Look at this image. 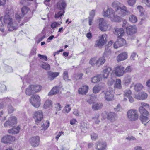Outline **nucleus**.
Segmentation results:
<instances>
[{
    "mask_svg": "<svg viewBox=\"0 0 150 150\" xmlns=\"http://www.w3.org/2000/svg\"><path fill=\"white\" fill-rule=\"evenodd\" d=\"M6 24L9 31H11L18 28V23L14 19H12L9 15H6L0 18V31L3 33L4 27L2 22Z\"/></svg>",
    "mask_w": 150,
    "mask_h": 150,
    "instance_id": "nucleus-1",
    "label": "nucleus"
},
{
    "mask_svg": "<svg viewBox=\"0 0 150 150\" xmlns=\"http://www.w3.org/2000/svg\"><path fill=\"white\" fill-rule=\"evenodd\" d=\"M120 4L118 1H115L112 4V6L115 8L116 12L122 16H125L130 14L127 7L125 6L120 7Z\"/></svg>",
    "mask_w": 150,
    "mask_h": 150,
    "instance_id": "nucleus-2",
    "label": "nucleus"
},
{
    "mask_svg": "<svg viewBox=\"0 0 150 150\" xmlns=\"http://www.w3.org/2000/svg\"><path fill=\"white\" fill-rule=\"evenodd\" d=\"M103 16L108 17L112 22H118L120 20V17L115 15L114 11L110 8H108L107 9L104 11Z\"/></svg>",
    "mask_w": 150,
    "mask_h": 150,
    "instance_id": "nucleus-3",
    "label": "nucleus"
},
{
    "mask_svg": "<svg viewBox=\"0 0 150 150\" xmlns=\"http://www.w3.org/2000/svg\"><path fill=\"white\" fill-rule=\"evenodd\" d=\"M21 13L20 11H18L16 13L15 17L18 23H18L20 22L21 19L23 18L24 16L29 11L31 12L29 8L26 6H24L21 9Z\"/></svg>",
    "mask_w": 150,
    "mask_h": 150,
    "instance_id": "nucleus-4",
    "label": "nucleus"
},
{
    "mask_svg": "<svg viewBox=\"0 0 150 150\" xmlns=\"http://www.w3.org/2000/svg\"><path fill=\"white\" fill-rule=\"evenodd\" d=\"M127 115L129 120L131 121H135L138 118V114L137 110L134 109L129 110L127 112Z\"/></svg>",
    "mask_w": 150,
    "mask_h": 150,
    "instance_id": "nucleus-5",
    "label": "nucleus"
},
{
    "mask_svg": "<svg viewBox=\"0 0 150 150\" xmlns=\"http://www.w3.org/2000/svg\"><path fill=\"white\" fill-rule=\"evenodd\" d=\"M112 72L117 76H122L125 73L124 68L122 65H117L114 67Z\"/></svg>",
    "mask_w": 150,
    "mask_h": 150,
    "instance_id": "nucleus-6",
    "label": "nucleus"
},
{
    "mask_svg": "<svg viewBox=\"0 0 150 150\" xmlns=\"http://www.w3.org/2000/svg\"><path fill=\"white\" fill-rule=\"evenodd\" d=\"M40 98L38 95L32 96L30 98V101L32 105L34 107L38 108L40 105Z\"/></svg>",
    "mask_w": 150,
    "mask_h": 150,
    "instance_id": "nucleus-7",
    "label": "nucleus"
},
{
    "mask_svg": "<svg viewBox=\"0 0 150 150\" xmlns=\"http://www.w3.org/2000/svg\"><path fill=\"white\" fill-rule=\"evenodd\" d=\"M107 35L104 34L101 35L99 37V39L95 42V46L100 47L103 46L106 42Z\"/></svg>",
    "mask_w": 150,
    "mask_h": 150,
    "instance_id": "nucleus-8",
    "label": "nucleus"
},
{
    "mask_svg": "<svg viewBox=\"0 0 150 150\" xmlns=\"http://www.w3.org/2000/svg\"><path fill=\"white\" fill-rule=\"evenodd\" d=\"M33 117L35 119L36 124H38L43 118V113L41 110H39L34 112L33 115Z\"/></svg>",
    "mask_w": 150,
    "mask_h": 150,
    "instance_id": "nucleus-9",
    "label": "nucleus"
},
{
    "mask_svg": "<svg viewBox=\"0 0 150 150\" xmlns=\"http://www.w3.org/2000/svg\"><path fill=\"white\" fill-rule=\"evenodd\" d=\"M132 93L129 89H127L124 91V98L123 101H126L127 100V98L129 99V102L132 103L134 101V98L132 96Z\"/></svg>",
    "mask_w": 150,
    "mask_h": 150,
    "instance_id": "nucleus-10",
    "label": "nucleus"
},
{
    "mask_svg": "<svg viewBox=\"0 0 150 150\" xmlns=\"http://www.w3.org/2000/svg\"><path fill=\"white\" fill-rule=\"evenodd\" d=\"M98 28L102 31H106L107 30L108 25L103 18H100L98 19Z\"/></svg>",
    "mask_w": 150,
    "mask_h": 150,
    "instance_id": "nucleus-11",
    "label": "nucleus"
},
{
    "mask_svg": "<svg viewBox=\"0 0 150 150\" xmlns=\"http://www.w3.org/2000/svg\"><path fill=\"white\" fill-rule=\"evenodd\" d=\"M40 142V137L37 136L32 137L29 139V142L33 147L38 146Z\"/></svg>",
    "mask_w": 150,
    "mask_h": 150,
    "instance_id": "nucleus-12",
    "label": "nucleus"
},
{
    "mask_svg": "<svg viewBox=\"0 0 150 150\" xmlns=\"http://www.w3.org/2000/svg\"><path fill=\"white\" fill-rule=\"evenodd\" d=\"M17 120L16 117L15 116H11L4 124L5 127H12L16 124Z\"/></svg>",
    "mask_w": 150,
    "mask_h": 150,
    "instance_id": "nucleus-13",
    "label": "nucleus"
},
{
    "mask_svg": "<svg viewBox=\"0 0 150 150\" xmlns=\"http://www.w3.org/2000/svg\"><path fill=\"white\" fill-rule=\"evenodd\" d=\"M126 42V41L124 39L120 37H118L117 41L114 44V47L115 48L117 49L125 45Z\"/></svg>",
    "mask_w": 150,
    "mask_h": 150,
    "instance_id": "nucleus-14",
    "label": "nucleus"
},
{
    "mask_svg": "<svg viewBox=\"0 0 150 150\" xmlns=\"http://www.w3.org/2000/svg\"><path fill=\"white\" fill-rule=\"evenodd\" d=\"M15 140L14 137L10 135H5L2 139L1 141L5 144H11Z\"/></svg>",
    "mask_w": 150,
    "mask_h": 150,
    "instance_id": "nucleus-15",
    "label": "nucleus"
},
{
    "mask_svg": "<svg viewBox=\"0 0 150 150\" xmlns=\"http://www.w3.org/2000/svg\"><path fill=\"white\" fill-rule=\"evenodd\" d=\"M96 149L97 150H106L107 144L106 143L103 141H98L96 143Z\"/></svg>",
    "mask_w": 150,
    "mask_h": 150,
    "instance_id": "nucleus-16",
    "label": "nucleus"
},
{
    "mask_svg": "<svg viewBox=\"0 0 150 150\" xmlns=\"http://www.w3.org/2000/svg\"><path fill=\"white\" fill-rule=\"evenodd\" d=\"M112 90H108L106 92L103 91L105 95L104 98L107 101H111L114 98V96L112 94Z\"/></svg>",
    "mask_w": 150,
    "mask_h": 150,
    "instance_id": "nucleus-17",
    "label": "nucleus"
},
{
    "mask_svg": "<svg viewBox=\"0 0 150 150\" xmlns=\"http://www.w3.org/2000/svg\"><path fill=\"white\" fill-rule=\"evenodd\" d=\"M67 6V4L65 0H59L57 3L56 8L62 10H64Z\"/></svg>",
    "mask_w": 150,
    "mask_h": 150,
    "instance_id": "nucleus-18",
    "label": "nucleus"
},
{
    "mask_svg": "<svg viewBox=\"0 0 150 150\" xmlns=\"http://www.w3.org/2000/svg\"><path fill=\"white\" fill-rule=\"evenodd\" d=\"M137 31V28L134 25L129 26L127 28L126 33L129 35H132L135 33Z\"/></svg>",
    "mask_w": 150,
    "mask_h": 150,
    "instance_id": "nucleus-19",
    "label": "nucleus"
},
{
    "mask_svg": "<svg viewBox=\"0 0 150 150\" xmlns=\"http://www.w3.org/2000/svg\"><path fill=\"white\" fill-rule=\"evenodd\" d=\"M59 74V72H52L50 71L47 73V79L48 80L52 81L56 77L58 76Z\"/></svg>",
    "mask_w": 150,
    "mask_h": 150,
    "instance_id": "nucleus-20",
    "label": "nucleus"
},
{
    "mask_svg": "<svg viewBox=\"0 0 150 150\" xmlns=\"http://www.w3.org/2000/svg\"><path fill=\"white\" fill-rule=\"evenodd\" d=\"M111 70L112 69L110 67H107L104 69L103 71L102 74H101L102 79L107 78Z\"/></svg>",
    "mask_w": 150,
    "mask_h": 150,
    "instance_id": "nucleus-21",
    "label": "nucleus"
},
{
    "mask_svg": "<svg viewBox=\"0 0 150 150\" xmlns=\"http://www.w3.org/2000/svg\"><path fill=\"white\" fill-rule=\"evenodd\" d=\"M113 32L115 35L118 36V37H120L123 35L124 30L122 28H115Z\"/></svg>",
    "mask_w": 150,
    "mask_h": 150,
    "instance_id": "nucleus-22",
    "label": "nucleus"
},
{
    "mask_svg": "<svg viewBox=\"0 0 150 150\" xmlns=\"http://www.w3.org/2000/svg\"><path fill=\"white\" fill-rule=\"evenodd\" d=\"M107 119L111 122H114L117 119L116 114L113 112H110L107 114Z\"/></svg>",
    "mask_w": 150,
    "mask_h": 150,
    "instance_id": "nucleus-23",
    "label": "nucleus"
},
{
    "mask_svg": "<svg viewBox=\"0 0 150 150\" xmlns=\"http://www.w3.org/2000/svg\"><path fill=\"white\" fill-rule=\"evenodd\" d=\"M131 80V76L129 75H126L124 76L123 82L125 85L127 86L130 84Z\"/></svg>",
    "mask_w": 150,
    "mask_h": 150,
    "instance_id": "nucleus-24",
    "label": "nucleus"
},
{
    "mask_svg": "<svg viewBox=\"0 0 150 150\" xmlns=\"http://www.w3.org/2000/svg\"><path fill=\"white\" fill-rule=\"evenodd\" d=\"M127 58V55L126 52H123L118 55L117 57V60L118 62L123 61Z\"/></svg>",
    "mask_w": 150,
    "mask_h": 150,
    "instance_id": "nucleus-25",
    "label": "nucleus"
},
{
    "mask_svg": "<svg viewBox=\"0 0 150 150\" xmlns=\"http://www.w3.org/2000/svg\"><path fill=\"white\" fill-rule=\"evenodd\" d=\"M60 88L59 86H55L53 87L49 93V96L55 95L59 91Z\"/></svg>",
    "mask_w": 150,
    "mask_h": 150,
    "instance_id": "nucleus-26",
    "label": "nucleus"
},
{
    "mask_svg": "<svg viewBox=\"0 0 150 150\" xmlns=\"http://www.w3.org/2000/svg\"><path fill=\"white\" fill-rule=\"evenodd\" d=\"M30 87H32V90L35 93L40 92L42 89V86L38 84L31 85Z\"/></svg>",
    "mask_w": 150,
    "mask_h": 150,
    "instance_id": "nucleus-27",
    "label": "nucleus"
},
{
    "mask_svg": "<svg viewBox=\"0 0 150 150\" xmlns=\"http://www.w3.org/2000/svg\"><path fill=\"white\" fill-rule=\"evenodd\" d=\"M88 90V87L86 85H83L78 90L79 93L80 94H86Z\"/></svg>",
    "mask_w": 150,
    "mask_h": 150,
    "instance_id": "nucleus-28",
    "label": "nucleus"
},
{
    "mask_svg": "<svg viewBox=\"0 0 150 150\" xmlns=\"http://www.w3.org/2000/svg\"><path fill=\"white\" fill-rule=\"evenodd\" d=\"M133 86H134V90L137 91H141L144 88L142 84L140 83H137L134 85V83H132L130 86V88H132Z\"/></svg>",
    "mask_w": 150,
    "mask_h": 150,
    "instance_id": "nucleus-29",
    "label": "nucleus"
},
{
    "mask_svg": "<svg viewBox=\"0 0 150 150\" xmlns=\"http://www.w3.org/2000/svg\"><path fill=\"white\" fill-rule=\"evenodd\" d=\"M102 76L101 74H100L93 77L91 78V82L93 83H96L102 81Z\"/></svg>",
    "mask_w": 150,
    "mask_h": 150,
    "instance_id": "nucleus-30",
    "label": "nucleus"
},
{
    "mask_svg": "<svg viewBox=\"0 0 150 150\" xmlns=\"http://www.w3.org/2000/svg\"><path fill=\"white\" fill-rule=\"evenodd\" d=\"M102 107L103 104L101 103H94L92 105V108L94 110H99Z\"/></svg>",
    "mask_w": 150,
    "mask_h": 150,
    "instance_id": "nucleus-31",
    "label": "nucleus"
},
{
    "mask_svg": "<svg viewBox=\"0 0 150 150\" xmlns=\"http://www.w3.org/2000/svg\"><path fill=\"white\" fill-rule=\"evenodd\" d=\"M52 102L51 100L48 99L45 101L43 105V107L46 109L50 108L52 107Z\"/></svg>",
    "mask_w": 150,
    "mask_h": 150,
    "instance_id": "nucleus-32",
    "label": "nucleus"
},
{
    "mask_svg": "<svg viewBox=\"0 0 150 150\" xmlns=\"http://www.w3.org/2000/svg\"><path fill=\"white\" fill-rule=\"evenodd\" d=\"M121 83V81L120 79H117L114 85V88H116L118 89H121L122 87Z\"/></svg>",
    "mask_w": 150,
    "mask_h": 150,
    "instance_id": "nucleus-33",
    "label": "nucleus"
},
{
    "mask_svg": "<svg viewBox=\"0 0 150 150\" xmlns=\"http://www.w3.org/2000/svg\"><path fill=\"white\" fill-rule=\"evenodd\" d=\"M95 11L94 10H92L91 11L90 13L89 16V24L90 25H92V21L93 20L94 17L95 15Z\"/></svg>",
    "mask_w": 150,
    "mask_h": 150,
    "instance_id": "nucleus-34",
    "label": "nucleus"
},
{
    "mask_svg": "<svg viewBox=\"0 0 150 150\" xmlns=\"http://www.w3.org/2000/svg\"><path fill=\"white\" fill-rule=\"evenodd\" d=\"M105 61L104 57H100L98 59H97V66L99 67L100 65H103Z\"/></svg>",
    "mask_w": 150,
    "mask_h": 150,
    "instance_id": "nucleus-35",
    "label": "nucleus"
},
{
    "mask_svg": "<svg viewBox=\"0 0 150 150\" xmlns=\"http://www.w3.org/2000/svg\"><path fill=\"white\" fill-rule=\"evenodd\" d=\"M20 129L19 127H17L16 128H13L8 130L9 133L13 134H15L18 133Z\"/></svg>",
    "mask_w": 150,
    "mask_h": 150,
    "instance_id": "nucleus-36",
    "label": "nucleus"
},
{
    "mask_svg": "<svg viewBox=\"0 0 150 150\" xmlns=\"http://www.w3.org/2000/svg\"><path fill=\"white\" fill-rule=\"evenodd\" d=\"M141 115L140 116V119L144 125H146L147 123L149 122L148 118L145 115Z\"/></svg>",
    "mask_w": 150,
    "mask_h": 150,
    "instance_id": "nucleus-37",
    "label": "nucleus"
},
{
    "mask_svg": "<svg viewBox=\"0 0 150 150\" xmlns=\"http://www.w3.org/2000/svg\"><path fill=\"white\" fill-rule=\"evenodd\" d=\"M61 10V11L55 13V14L54 18L55 19H57L59 18H60L61 19V17L64 15L65 13V11L64 10Z\"/></svg>",
    "mask_w": 150,
    "mask_h": 150,
    "instance_id": "nucleus-38",
    "label": "nucleus"
},
{
    "mask_svg": "<svg viewBox=\"0 0 150 150\" xmlns=\"http://www.w3.org/2000/svg\"><path fill=\"white\" fill-rule=\"evenodd\" d=\"M146 109L144 108H143L142 107H140L139 108V111L142 115L147 116L148 114V112L146 110Z\"/></svg>",
    "mask_w": 150,
    "mask_h": 150,
    "instance_id": "nucleus-39",
    "label": "nucleus"
},
{
    "mask_svg": "<svg viewBox=\"0 0 150 150\" xmlns=\"http://www.w3.org/2000/svg\"><path fill=\"white\" fill-rule=\"evenodd\" d=\"M49 125V121L48 120L45 121L42 125L41 127L42 128L41 129V130H46L48 128Z\"/></svg>",
    "mask_w": 150,
    "mask_h": 150,
    "instance_id": "nucleus-40",
    "label": "nucleus"
},
{
    "mask_svg": "<svg viewBox=\"0 0 150 150\" xmlns=\"http://www.w3.org/2000/svg\"><path fill=\"white\" fill-rule=\"evenodd\" d=\"M34 92L32 90V87H30V85L26 89L25 93L28 95L30 96Z\"/></svg>",
    "mask_w": 150,
    "mask_h": 150,
    "instance_id": "nucleus-41",
    "label": "nucleus"
},
{
    "mask_svg": "<svg viewBox=\"0 0 150 150\" xmlns=\"http://www.w3.org/2000/svg\"><path fill=\"white\" fill-rule=\"evenodd\" d=\"M89 64L92 65L94 66L95 65L97 66V58H91L89 61Z\"/></svg>",
    "mask_w": 150,
    "mask_h": 150,
    "instance_id": "nucleus-42",
    "label": "nucleus"
},
{
    "mask_svg": "<svg viewBox=\"0 0 150 150\" xmlns=\"http://www.w3.org/2000/svg\"><path fill=\"white\" fill-rule=\"evenodd\" d=\"M40 66L46 70H49L50 69V65L45 62H43Z\"/></svg>",
    "mask_w": 150,
    "mask_h": 150,
    "instance_id": "nucleus-43",
    "label": "nucleus"
},
{
    "mask_svg": "<svg viewBox=\"0 0 150 150\" xmlns=\"http://www.w3.org/2000/svg\"><path fill=\"white\" fill-rule=\"evenodd\" d=\"M63 79L66 81H70V79H68V72L67 71H64L63 74Z\"/></svg>",
    "mask_w": 150,
    "mask_h": 150,
    "instance_id": "nucleus-44",
    "label": "nucleus"
},
{
    "mask_svg": "<svg viewBox=\"0 0 150 150\" xmlns=\"http://www.w3.org/2000/svg\"><path fill=\"white\" fill-rule=\"evenodd\" d=\"M99 115L97 114L92 118L93 121L96 124H98L100 122V120H99Z\"/></svg>",
    "mask_w": 150,
    "mask_h": 150,
    "instance_id": "nucleus-45",
    "label": "nucleus"
},
{
    "mask_svg": "<svg viewBox=\"0 0 150 150\" xmlns=\"http://www.w3.org/2000/svg\"><path fill=\"white\" fill-rule=\"evenodd\" d=\"M130 21L132 23H135L137 21V17L134 15H131L129 18Z\"/></svg>",
    "mask_w": 150,
    "mask_h": 150,
    "instance_id": "nucleus-46",
    "label": "nucleus"
},
{
    "mask_svg": "<svg viewBox=\"0 0 150 150\" xmlns=\"http://www.w3.org/2000/svg\"><path fill=\"white\" fill-rule=\"evenodd\" d=\"M83 75V74L82 73H78L75 74L74 76V78L76 80H77L81 79Z\"/></svg>",
    "mask_w": 150,
    "mask_h": 150,
    "instance_id": "nucleus-47",
    "label": "nucleus"
},
{
    "mask_svg": "<svg viewBox=\"0 0 150 150\" xmlns=\"http://www.w3.org/2000/svg\"><path fill=\"white\" fill-rule=\"evenodd\" d=\"M101 88L99 86H95L93 89V93H98L100 90Z\"/></svg>",
    "mask_w": 150,
    "mask_h": 150,
    "instance_id": "nucleus-48",
    "label": "nucleus"
},
{
    "mask_svg": "<svg viewBox=\"0 0 150 150\" xmlns=\"http://www.w3.org/2000/svg\"><path fill=\"white\" fill-rule=\"evenodd\" d=\"M71 108L70 107V105L69 104L67 105L64 110V112L68 113L71 110Z\"/></svg>",
    "mask_w": 150,
    "mask_h": 150,
    "instance_id": "nucleus-49",
    "label": "nucleus"
},
{
    "mask_svg": "<svg viewBox=\"0 0 150 150\" xmlns=\"http://www.w3.org/2000/svg\"><path fill=\"white\" fill-rule=\"evenodd\" d=\"M94 99L93 97L89 96L87 99V101L90 104L92 103L94 101Z\"/></svg>",
    "mask_w": 150,
    "mask_h": 150,
    "instance_id": "nucleus-50",
    "label": "nucleus"
},
{
    "mask_svg": "<svg viewBox=\"0 0 150 150\" xmlns=\"http://www.w3.org/2000/svg\"><path fill=\"white\" fill-rule=\"evenodd\" d=\"M142 2L147 7H150V0H142Z\"/></svg>",
    "mask_w": 150,
    "mask_h": 150,
    "instance_id": "nucleus-51",
    "label": "nucleus"
},
{
    "mask_svg": "<svg viewBox=\"0 0 150 150\" xmlns=\"http://www.w3.org/2000/svg\"><path fill=\"white\" fill-rule=\"evenodd\" d=\"M91 137L92 140H96L98 138V135L96 133L93 132L91 134Z\"/></svg>",
    "mask_w": 150,
    "mask_h": 150,
    "instance_id": "nucleus-52",
    "label": "nucleus"
},
{
    "mask_svg": "<svg viewBox=\"0 0 150 150\" xmlns=\"http://www.w3.org/2000/svg\"><path fill=\"white\" fill-rule=\"evenodd\" d=\"M137 9L140 13L141 15L142 16L144 15V10L143 7L141 6H138L137 7Z\"/></svg>",
    "mask_w": 150,
    "mask_h": 150,
    "instance_id": "nucleus-53",
    "label": "nucleus"
},
{
    "mask_svg": "<svg viewBox=\"0 0 150 150\" xmlns=\"http://www.w3.org/2000/svg\"><path fill=\"white\" fill-rule=\"evenodd\" d=\"M148 95L147 93L143 92L141 93V100L146 99Z\"/></svg>",
    "mask_w": 150,
    "mask_h": 150,
    "instance_id": "nucleus-54",
    "label": "nucleus"
},
{
    "mask_svg": "<svg viewBox=\"0 0 150 150\" xmlns=\"http://www.w3.org/2000/svg\"><path fill=\"white\" fill-rule=\"evenodd\" d=\"M127 2L129 6H133L136 3V0H127Z\"/></svg>",
    "mask_w": 150,
    "mask_h": 150,
    "instance_id": "nucleus-55",
    "label": "nucleus"
},
{
    "mask_svg": "<svg viewBox=\"0 0 150 150\" xmlns=\"http://www.w3.org/2000/svg\"><path fill=\"white\" fill-rule=\"evenodd\" d=\"M141 105L140 107H142L143 108H144L146 109L149 108V105L146 103H141Z\"/></svg>",
    "mask_w": 150,
    "mask_h": 150,
    "instance_id": "nucleus-56",
    "label": "nucleus"
},
{
    "mask_svg": "<svg viewBox=\"0 0 150 150\" xmlns=\"http://www.w3.org/2000/svg\"><path fill=\"white\" fill-rule=\"evenodd\" d=\"M60 24L58 22H54L51 23V26L52 29H54L58 27Z\"/></svg>",
    "mask_w": 150,
    "mask_h": 150,
    "instance_id": "nucleus-57",
    "label": "nucleus"
},
{
    "mask_svg": "<svg viewBox=\"0 0 150 150\" xmlns=\"http://www.w3.org/2000/svg\"><path fill=\"white\" fill-rule=\"evenodd\" d=\"M115 82V80L113 79L112 77H111L108 79V84L109 85H112Z\"/></svg>",
    "mask_w": 150,
    "mask_h": 150,
    "instance_id": "nucleus-58",
    "label": "nucleus"
},
{
    "mask_svg": "<svg viewBox=\"0 0 150 150\" xmlns=\"http://www.w3.org/2000/svg\"><path fill=\"white\" fill-rule=\"evenodd\" d=\"M129 26V24L126 21H123L122 25L123 27L125 28L126 30H127V28H128V27Z\"/></svg>",
    "mask_w": 150,
    "mask_h": 150,
    "instance_id": "nucleus-59",
    "label": "nucleus"
},
{
    "mask_svg": "<svg viewBox=\"0 0 150 150\" xmlns=\"http://www.w3.org/2000/svg\"><path fill=\"white\" fill-rule=\"evenodd\" d=\"M132 71V69L130 66H128L124 70L125 73L130 72Z\"/></svg>",
    "mask_w": 150,
    "mask_h": 150,
    "instance_id": "nucleus-60",
    "label": "nucleus"
},
{
    "mask_svg": "<svg viewBox=\"0 0 150 150\" xmlns=\"http://www.w3.org/2000/svg\"><path fill=\"white\" fill-rule=\"evenodd\" d=\"M38 56L41 59H42L43 60L47 61V58L46 56L41 55L40 54H38Z\"/></svg>",
    "mask_w": 150,
    "mask_h": 150,
    "instance_id": "nucleus-61",
    "label": "nucleus"
},
{
    "mask_svg": "<svg viewBox=\"0 0 150 150\" xmlns=\"http://www.w3.org/2000/svg\"><path fill=\"white\" fill-rule=\"evenodd\" d=\"M111 51L110 49H106L104 53V54L105 55H108L110 54Z\"/></svg>",
    "mask_w": 150,
    "mask_h": 150,
    "instance_id": "nucleus-62",
    "label": "nucleus"
},
{
    "mask_svg": "<svg viewBox=\"0 0 150 150\" xmlns=\"http://www.w3.org/2000/svg\"><path fill=\"white\" fill-rule=\"evenodd\" d=\"M64 132H63L61 131L59 132L58 134L57 135L56 137V138L57 139V140H58L59 138L62 135H64Z\"/></svg>",
    "mask_w": 150,
    "mask_h": 150,
    "instance_id": "nucleus-63",
    "label": "nucleus"
},
{
    "mask_svg": "<svg viewBox=\"0 0 150 150\" xmlns=\"http://www.w3.org/2000/svg\"><path fill=\"white\" fill-rule=\"evenodd\" d=\"M121 109V107L120 104H118L117 106L114 108V110L116 112H118Z\"/></svg>",
    "mask_w": 150,
    "mask_h": 150,
    "instance_id": "nucleus-64",
    "label": "nucleus"
}]
</instances>
